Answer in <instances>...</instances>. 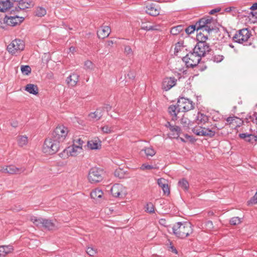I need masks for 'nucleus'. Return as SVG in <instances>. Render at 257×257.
<instances>
[{
    "label": "nucleus",
    "instance_id": "c756f323",
    "mask_svg": "<svg viewBox=\"0 0 257 257\" xmlns=\"http://www.w3.org/2000/svg\"><path fill=\"white\" fill-rule=\"evenodd\" d=\"M196 120L198 121V123L204 124L208 121V117L207 115L203 113H198L196 117Z\"/></svg>",
    "mask_w": 257,
    "mask_h": 257
},
{
    "label": "nucleus",
    "instance_id": "680f3d73",
    "mask_svg": "<svg viewBox=\"0 0 257 257\" xmlns=\"http://www.w3.org/2000/svg\"><path fill=\"white\" fill-rule=\"evenodd\" d=\"M157 26H149V31H154L157 30Z\"/></svg>",
    "mask_w": 257,
    "mask_h": 257
},
{
    "label": "nucleus",
    "instance_id": "0eeeda50",
    "mask_svg": "<svg viewBox=\"0 0 257 257\" xmlns=\"http://www.w3.org/2000/svg\"><path fill=\"white\" fill-rule=\"evenodd\" d=\"M177 103L178 111H188L194 108V103L193 101L184 97H180Z\"/></svg>",
    "mask_w": 257,
    "mask_h": 257
},
{
    "label": "nucleus",
    "instance_id": "69168bd1",
    "mask_svg": "<svg viewBox=\"0 0 257 257\" xmlns=\"http://www.w3.org/2000/svg\"><path fill=\"white\" fill-rule=\"evenodd\" d=\"M231 7H228L225 9V11L227 12H229L231 11Z\"/></svg>",
    "mask_w": 257,
    "mask_h": 257
},
{
    "label": "nucleus",
    "instance_id": "7ed1b4c3",
    "mask_svg": "<svg viewBox=\"0 0 257 257\" xmlns=\"http://www.w3.org/2000/svg\"><path fill=\"white\" fill-rule=\"evenodd\" d=\"M173 233L178 237L184 238L193 232L192 225L190 222H177L172 228Z\"/></svg>",
    "mask_w": 257,
    "mask_h": 257
},
{
    "label": "nucleus",
    "instance_id": "2f4dec72",
    "mask_svg": "<svg viewBox=\"0 0 257 257\" xmlns=\"http://www.w3.org/2000/svg\"><path fill=\"white\" fill-rule=\"evenodd\" d=\"M208 39V36L204 35L202 32L197 33L196 40L197 43H207L206 41Z\"/></svg>",
    "mask_w": 257,
    "mask_h": 257
},
{
    "label": "nucleus",
    "instance_id": "6e6552de",
    "mask_svg": "<svg viewBox=\"0 0 257 257\" xmlns=\"http://www.w3.org/2000/svg\"><path fill=\"white\" fill-rule=\"evenodd\" d=\"M25 43L23 40L15 39L7 46L8 51L12 54H16L18 51L24 50Z\"/></svg>",
    "mask_w": 257,
    "mask_h": 257
},
{
    "label": "nucleus",
    "instance_id": "c9c22d12",
    "mask_svg": "<svg viewBox=\"0 0 257 257\" xmlns=\"http://www.w3.org/2000/svg\"><path fill=\"white\" fill-rule=\"evenodd\" d=\"M31 220L34 223L35 225L37 226L42 227L43 221L44 219L42 218H37L36 217L33 216L31 217Z\"/></svg>",
    "mask_w": 257,
    "mask_h": 257
},
{
    "label": "nucleus",
    "instance_id": "4be33fe9",
    "mask_svg": "<svg viewBox=\"0 0 257 257\" xmlns=\"http://www.w3.org/2000/svg\"><path fill=\"white\" fill-rule=\"evenodd\" d=\"M103 115V109L101 108H98L93 112H91L89 114V118L92 120H98L101 118Z\"/></svg>",
    "mask_w": 257,
    "mask_h": 257
},
{
    "label": "nucleus",
    "instance_id": "13d9d810",
    "mask_svg": "<svg viewBox=\"0 0 257 257\" xmlns=\"http://www.w3.org/2000/svg\"><path fill=\"white\" fill-rule=\"evenodd\" d=\"M220 11V9H218V8L214 9L211 10L209 12V14L210 15H214V14H215V13H216L217 12H219Z\"/></svg>",
    "mask_w": 257,
    "mask_h": 257
},
{
    "label": "nucleus",
    "instance_id": "72a5a7b5",
    "mask_svg": "<svg viewBox=\"0 0 257 257\" xmlns=\"http://www.w3.org/2000/svg\"><path fill=\"white\" fill-rule=\"evenodd\" d=\"M42 227H44L49 230H51L54 228V224L51 220L44 219Z\"/></svg>",
    "mask_w": 257,
    "mask_h": 257
},
{
    "label": "nucleus",
    "instance_id": "2eb2a0df",
    "mask_svg": "<svg viewBox=\"0 0 257 257\" xmlns=\"http://www.w3.org/2000/svg\"><path fill=\"white\" fill-rule=\"evenodd\" d=\"M65 151H66L67 153H69L70 156L76 157L83 152V149L81 147L72 145L68 147L66 149H65L64 152H65Z\"/></svg>",
    "mask_w": 257,
    "mask_h": 257
},
{
    "label": "nucleus",
    "instance_id": "37998d69",
    "mask_svg": "<svg viewBox=\"0 0 257 257\" xmlns=\"http://www.w3.org/2000/svg\"><path fill=\"white\" fill-rule=\"evenodd\" d=\"M241 218L238 217H234L230 220V223L231 225H238L241 222Z\"/></svg>",
    "mask_w": 257,
    "mask_h": 257
},
{
    "label": "nucleus",
    "instance_id": "1a4fd4ad",
    "mask_svg": "<svg viewBox=\"0 0 257 257\" xmlns=\"http://www.w3.org/2000/svg\"><path fill=\"white\" fill-rule=\"evenodd\" d=\"M111 193L114 197L123 198L127 194V190L122 185L115 184L111 187Z\"/></svg>",
    "mask_w": 257,
    "mask_h": 257
},
{
    "label": "nucleus",
    "instance_id": "9d476101",
    "mask_svg": "<svg viewBox=\"0 0 257 257\" xmlns=\"http://www.w3.org/2000/svg\"><path fill=\"white\" fill-rule=\"evenodd\" d=\"M192 132L194 134L200 136L212 137L215 134V130L214 127L209 129L208 128L198 126L193 128Z\"/></svg>",
    "mask_w": 257,
    "mask_h": 257
},
{
    "label": "nucleus",
    "instance_id": "9b49d317",
    "mask_svg": "<svg viewBox=\"0 0 257 257\" xmlns=\"http://www.w3.org/2000/svg\"><path fill=\"white\" fill-rule=\"evenodd\" d=\"M193 51L201 57H204L207 52L210 51V46L208 43H197Z\"/></svg>",
    "mask_w": 257,
    "mask_h": 257
},
{
    "label": "nucleus",
    "instance_id": "e2e57ef3",
    "mask_svg": "<svg viewBox=\"0 0 257 257\" xmlns=\"http://www.w3.org/2000/svg\"><path fill=\"white\" fill-rule=\"evenodd\" d=\"M77 81H67L68 85L69 86L70 85H75L76 84Z\"/></svg>",
    "mask_w": 257,
    "mask_h": 257
},
{
    "label": "nucleus",
    "instance_id": "603ef678",
    "mask_svg": "<svg viewBox=\"0 0 257 257\" xmlns=\"http://www.w3.org/2000/svg\"><path fill=\"white\" fill-rule=\"evenodd\" d=\"M141 169L142 170H151L154 168V167L153 166L144 164H143L141 167Z\"/></svg>",
    "mask_w": 257,
    "mask_h": 257
},
{
    "label": "nucleus",
    "instance_id": "4468645a",
    "mask_svg": "<svg viewBox=\"0 0 257 257\" xmlns=\"http://www.w3.org/2000/svg\"><path fill=\"white\" fill-rule=\"evenodd\" d=\"M24 20V17L13 16L6 17L4 19V21L8 25L14 27L20 24Z\"/></svg>",
    "mask_w": 257,
    "mask_h": 257
},
{
    "label": "nucleus",
    "instance_id": "6ab92c4d",
    "mask_svg": "<svg viewBox=\"0 0 257 257\" xmlns=\"http://www.w3.org/2000/svg\"><path fill=\"white\" fill-rule=\"evenodd\" d=\"M111 29L109 26H103L101 29L97 31V35L99 39H104L107 37L110 33Z\"/></svg>",
    "mask_w": 257,
    "mask_h": 257
},
{
    "label": "nucleus",
    "instance_id": "423d86ee",
    "mask_svg": "<svg viewBox=\"0 0 257 257\" xmlns=\"http://www.w3.org/2000/svg\"><path fill=\"white\" fill-rule=\"evenodd\" d=\"M103 170L100 168L93 167L90 169L88 175V179L91 183L99 182L103 179Z\"/></svg>",
    "mask_w": 257,
    "mask_h": 257
},
{
    "label": "nucleus",
    "instance_id": "f8f14e48",
    "mask_svg": "<svg viewBox=\"0 0 257 257\" xmlns=\"http://www.w3.org/2000/svg\"><path fill=\"white\" fill-rule=\"evenodd\" d=\"M166 126L169 128L170 132L168 137L171 139H178L181 133V128L176 125H172L170 122H167Z\"/></svg>",
    "mask_w": 257,
    "mask_h": 257
},
{
    "label": "nucleus",
    "instance_id": "aec40b11",
    "mask_svg": "<svg viewBox=\"0 0 257 257\" xmlns=\"http://www.w3.org/2000/svg\"><path fill=\"white\" fill-rule=\"evenodd\" d=\"M158 184L161 187L164 193L168 195L170 194V189L167 183V181L164 178H160L158 180Z\"/></svg>",
    "mask_w": 257,
    "mask_h": 257
},
{
    "label": "nucleus",
    "instance_id": "4c0bfd02",
    "mask_svg": "<svg viewBox=\"0 0 257 257\" xmlns=\"http://www.w3.org/2000/svg\"><path fill=\"white\" fill-rule=\"evenodd\" d=\"M226 121L229 124H232L234 122L235 123H240L241 119L236 116H230L227 118Z\"/></svg>",
    "mask_w": 257,
    "mask_h": 257
},
{
    "label": "nucleus",
    "instance_id": "bb28decb",
    "mask_svg": "<svg viewBox=\"0 0 257 257\" xmlns=\"http://www.w3.org/2000/svg\"><path fill=\"white\" fill-rule=\"evenodd\" d=\"M178 187L184 191L187 192L188 191L189 188V184L188 181L185 179L182 178L178 181Z\"/></svg>",
    "mask_w": 257,
    "mask_h": 257
},
{
    "label": "nucleus",
    "instance_id": "338daca9",
    "mask_svg": "<svg viewBox=\"0 0 257 257\" xmlns=\"http://www.w3.org/2000/svg\"><path fill=\"white\" fill-rule=\"evenodd\" d=\"M172 249V251L175 252V253H177V251L176 248H173V247H171Z\"/></svg>",
    "mask_w": 257,
    "mask_h": 257
},
{
    "label": "nucleus",
    "instance_id": "58836bf2",
    "mask_svg": "<svg viewBox=\"0 0 257 257\" xmlns=\"http://www.w3.org/2000/svg\"><path fill=\"white\" fill-rule=\"evenodd\" d=\"M195 31H196L197 32H198V30L197 29L196 26L195 25V24L190 25V26H188V27H187L186 28H185V32L188 35L192 34Z\"/></svg>",
    "mask_w": 257,
    "mask_h": 257
},
{
    "label": "nucleus",
    "instance_id": "bf43d9fd",
    "mask_svg": "<svg viewBox=\"0 0 257 257\" xmlns=\"http://www.w3.org/2000/svg\"><path fill=\"white\" fill-rule=\"evenodd\" d=\"M206 226L208 227L209 229H211L213 228V223L211 221H208L206 222Z\"/></svg>",
    "mask_w": 257,
    "mask_h": 257
},
{
    "label": "nucleus",
    "instance_id": "8fccbe9b",
    "mask_svg": "<svg viewBox=\"0 0 257 257\" xmlns=\"http://www.w3.org/2000/svg\"><path fill=\"white\" fill-rule=\"evenodd\" d=\"M84 66L87 69H92L93 67V64L91 61L87 60L85 62Z\"/></svg>",
    "mask_w": 257,
    "mask_h": 257
},
{
    "label": "nucleus",
    "instance_id": "de8ad7c7",
    "mask_svg": "<svg viewBox=\"0 0 257 257\" xmlns=\"http://www.w3.org/2000/svg\"><path fill=\"white\" fill-rule=\"evenodd\" d=\"M248 205L257 204V191L255 194L247 202Z\"/></svg>",
    "mask_w": 257,
    "mask_h": 257
},
{
    "label": "nucleus",
    "instance_id": "5fc2aeb1",
    "mask_svg": "<svg viewBox=\"0 0 257 257\" xmlns=\"http://www.w3.org/2000/svg\"><path fill=\"white\" fill-rule=\"evenodd\" d=\"M124 53L126 55L133 54V51L132 48L129 46H126L124 48Z\"/></svg>",
    "mask_w": 257,
    "mask_h": 257
},
{
    "label": "nucleus",
    "instance_id": "49530a36",
    "mask_svg": "<svg viewBox=\"0 0 257 257\" xmlns=\"http://www.w3.org/2000/svg\"><path fill=\"white\" fill-rule=\"evenodd\" d=\"M79 76L76 73H73L70 75L66 80H77L79 78Z\"/></svg>",
    "mask_w": 257,
    "mask_h": 257
},
{
    "label": "nucleus",
    "instance_id": "39448f33",
    "mask_svg": "<svg viewBox=\"0 0 257 257\" xmlns=\"http://www.w3.org/2000/svg\"><path fill=\"white\" fill-rule=\"evenodd\" d=\"M201 60V57L197 53L190 52L185 57H183L182 60L185 63L187 67L193 68L196 66Z\"/></svg>",
    "mask_w": 257,
    "mask_h": 257
},
{
    "label": "nucleus",
    "instance_id": "393cba45",
    "mask_svg": "<svg viewBox=\"0 0 257 257\" xmlns=\"http://www.w3.org/2000/svg\"><path fill=\"white\" fill-rule=\"evenodd\" d=\"M87 146L91 150L99 149L101 147V142L97 140H90L88 142Z\"/></svg>",
    "mask_w": 257,
    "mask_h": 257
},
{
    "label": "nucleus",
    "instance_id": "6e6d98bb",
    "mask_svg": "<svg viewBox=\"0 0 257 257\" xmlns=\"http://www.w3.org/2000/svg\"><path fill=\"white\" fill-rule=\"evenodd\" d=\"M45 78L47 79H51L53 78V74L51 71H48L44 74Z\"/></svg>",
    "mask_w": 257,
    "mask_h": 257
},
{
    "label": "nucleus",
    "instance_id": "f257e3e1",
    "mask_svg": "<svg viewBox=\"0 0 257 257\" xmlns=\"http://www.w3.org/2000/svg\"><path fill=\"white\" fill-rule=\"evenodd\" d=\"M68 129L64 125H59L54 130L52 138L47 139L43 147V152L52 155L58 151L60 143L65 140L67 136Z\"/></svg>",
    "mask_w": 257,
    "mask_h": 257
},
{
    "label": "nucleus",
    "instance_id": "b1692460",
    "mask_svg": "<svg viewBox=\"0 0 257 257\" xmlns=\"http://www.w3.org/2000/svg\"><path fill=\"white\" fill-rule=\"evenodd\" d=\"M25 90L30 94L37 95L38 93V88L36 85L28 84L25 86Z\"/></svg>",
    "mask_w": 257,
    "mask_h": 257
},
{
    "label": "nucleus",
    "instance_id": "cd10ccee",
    "mask_svg": "<svg viewBox=\"0 0 257 257\" xmlns=\"http://www.w3.org/2000/svg\"><path fill=\"white\" fill-rule=\"evenodd\" d=\"M103 194L102 191L98 188L95 189L90 193L91 198L97 200L101 198Z\"/></svg>",
    "mask_w": 257,
    "mask_h": 257
},
{
    "label": "nucleus",
    "instance_id": "a211bd4d",
    "mask_svg": "<svg viewBox=\"0 0 257 257\" xmlns=\"http://www.w3.org/2000/svg\"><path fill=\"white\" fill-rule=\"evenodd\" d=\"M16 2L14 0H1L0 12H6L13 6V3Z\"/></svg>",
    "mask_w": 257,
    "mask_h": 257
},
{
    "label": "nucleus",
    "instance_id": "7c9ffc66",
    "mask_svg": "<svg viewBox=\"0 0 257 257\" xmlns=\"http://www.w3.org/2000/svg\"><path fill=\"white\" fill-rule=\"evenodd\" d=\"M18 143L20 147H23L28 144V140L26 136H20L18 137Z\"/></svg>",
    "mask_w": 257,
    "mask_h": 257
},
{
    "label": "nucleus",
    "instance_id": "ddd939ff",
    "mask_svg": "<svg viewBox=\"0 0 257 257\" xmlns=\"http://www.w3.org/2000/svg\"><path fill=\"white\" fill-rule=\"evenodd\" d=\"M25 170L24 168H17L14 165H10L3 167L1 171L4 173L14 174L23 173Z\"/></svg>",
    "mask_w": 257,
    "mask_h": 257
},
{
    "label": "nucleus",
    "instance_id": "774afa93",
    "mask_svg": "<svg viewBox=\"0 0 257 257\" xmlns=\"http://www.w3.org/2000/svg\"><path fill=\"white\" fill-rule=\"evenodd\" d=\"M74 50H75V48H74V47H71L70 48V51H74Z\"/></svg>",
    "mask_w": 257,
    "mask_h": 257
},
{
    "label": "nucleus",
    "instance_id": "5701e85b",
    "mask_svg": "<svg viewBox=\"0 0 257 257\" xmlns=\"http://www.w3.org/2000/svg\"><path fill=\"white\" fill-rule=\"evenodd\" d=\"M13 250V248L11 245L0 246V257L5 256L7 254L11 252Z\"/></svg>",
    "mask_w": 257,
    "mask_h": 257
},
{
    "label": "nucleus",
    "instance_id": "a19ab883",
    "mask_svg": "<svg viewBox=\"0 0 257 257\" xmlns=\"http://www.w3.org/2000/svg\"><path fill=\"white\" fill-rule=\"evenodd\" d=\"M224 58V57L222 55L216 54L214 55L211 58V60L216 63L221 62Z\"/></svg>",
    "mask_w": 257,
    "mask_h": 257
},
{
    "label": "nucleus",
    "instance_id": "c85d7f7f",
    "mask_svg": "<svg viewBox=\"0 0 257 257\" xmlns=\"http://www.w3.org/2000/svg\"><path fill=\"white\" fill-rule=\"evenodd\" d=\"M176 85V81H163L162 88L168 91Z\"/></svg>",
    "mask_w": 257,
    "mask_h": 257
},
{
    "label": "nucleus",
    "instance_id": "f03ea898",
    "mask_svg": "<svg viewBox=\"0 0 257 257\" xmlns=\"http://www.w3.org/2000/svg\"><path fill=\"white\" fill-rule=\"evenodd\" d=\"M253 39L252 38L251 32L248 28H243L237 31L232 37L234 42L255 48Z\"/></svg>",
    "mask_w": 257,
    "mask_h": 257
},
{
    "label": "nucleus",
    "instance_id": "c03bdc74",
    "mask_svg": "<svg viewBox=\"0 0 257 257\" xmlns=\"http://www.w3.org/2000/svg\"><path fill=\"white\" fill-rule=\"evenodd\" d=\"M86 251L87 253L91 256H94L97 252L96 249L91 247H88Z\"/></svg>",
    "mask_w": 257,
    "mask_h": 257
},
{
    "label": "nucleus",
    "instance_id": "a18cd8bd",
    "mask_svg": "<svg viewBox=\"0 0 257 257\" xmlns=\"http://www.w3.org/2000/svg\"><path fill=\"white\" fill-rule=\"evenodd\" d=\"M146 211L150 213H153L154 212V206L153 204L151 203H148L146 207Z\"/></svg>",
    "mask_w": 257,
    "mask_h": 257
},
{
    "label": "nucleus",
    "instance_id": "79ce46f5",
    "mask_svg": "<svg viewBox=\"0 0 257 257\" xmlns=\"http://www.w3.org/2000/svg\"><path fill=\"white\" fill-rule=\"evenodd\" d=\"M22 73L24 75H28L31 72V68L28 65H23L21 68Z\"/></svg>",
    "mask_w": 257,
    "mask_h": 257
},
{
    "label": "nucleus",
    "instance_id": "864d4df0",
    "mask_svg": "<svg viewBox=\"0 0 257 257\" xmlns=\"http://www.w3.org/2000/svg\"><path fill=\"white\" fill-rule=\"evenodd\" d=\"M183 43L181 42H178L175 46V52L178 53L179 51H181V48L182 47Z\"/></svg>",
    "mask_w": 257,
    "mask_h": 257
},
{
    "label": "nucleus",
    "instance_id": "473e14b6",
    "mask_svg": "<svg viewBox=\"0 0 257 257\" xmlns=\"http://www.w3.org/2000/svg\"><path fill=\"white\" fill-rule=\"evenodd\" d=\"M184 30V26L182 25H178L173 27L170 31V33L173 35H177Z\"/></svg>",
    "mask_w": 257,
    "mask_h": 257
},
{
    "label": "nucleus",
    "instance_id": "3c124183",
    "mask_svg": "<svg viewBox=\"0 0 257 257\" xmlns=\"http://www.w3.org/2000/svg\"><path fill=\"white\" fill-rule=\"evenodd\" d=\"M83 144V141L81 140V139H77L74 140L73 144L76 146H78L79 147H81L82 148V145Z\"/></svg>",
    "mask_w": 257,
    "mask_h": 257
},
{
    "label": "nucleus",
    "instance_id": "052dcab7",
    "mask_svg": "<svg viewBox=\"0 0 257 257\" xmlns=\"http://www.w3.org/2000/svg\"><path fill=\"white\" fill-rule=\"evenodd\" d=\"M250 10H257V3H254L249 8Z\"/></svg>",
    "mask_w": 257,
    "mask_h": 257
},
{
    "label": "nucleus",
    "instance_id": "ea45409f",
    "mask_svg": "<svg viewBox=\"0 0 257 257\" xmlns=\"http://www.w3.org/2000/svg\"><path fill=\"white\" fill-rule=\"evenodd\" d=\"M100 129L103 133L110 134L113 132V127L108 125H105L100 127Z\"/></svg>",
    "mask_w": 257,
    "mask_h": 257
},
{
    "label": "nucleus",
    "instance_id": "4d7b16f0",
    "mask_svg": "<svg viewBox=\"0 0 257 257\" xmlns=\"http://www.w3.org/2000/svg\"><path fill=\"white\" fill-rule=\"evenodd\" d=\"M149 26H148L146 23H142L141 29L146 31H149Z\"/></svg>",
    "mask_w": 257,
    "mask_h": 257
},
{
    "label": "nucleus",
    "instance_id": "20e7f679",
    "mask_svg": "<svg viewBox=\"0 0 257 257\" xmlns=\"http://www.w3.org/2000/svg\"><path fill=\"white\" fill-rule=\"evenodd\" d=\"M213 20L212 17L210 16L204 17L199 19L195 23L196 28L198 31L202 30L205 31L209 34L214 31L217 32L219 30L218 28L214 27L212 25Z\"/></svg>",
    "mask_w": 257,
    "mask_h": 257
},
{
    "label": "nucleus",
    "instance_id": "09e8293b",
    "mask_svg": "<svg viewBox=\"0 0 257 257\" xmlns=\"http://www.w3.org/2000/svg\"><path fill=\"white\" fill-rule=\"evenodd\" d=\"M181 123L184 127H187L189 123V120L185 117H183L181 119Z\"/></svg>",
    "mask_w": 257,
    "mask_h": 257
},
{
    "label": "nucleus",
    "instance_id": "412c9836",
    "mask_svg": "<svg viewBox=\"0 0 257 257\" xmlns=\"http://www.w3.org/2000/svg\"><path fill=\"white\" fill-rule=\"evenodd\" d=\"M239 136L241 139H244L245 141L253 144L257 141V136L247 133L239 134Z\"/></svg>",
    "mask_w": 257,
    "mask_h": 257
},
{
    "label": "nucleus",
    "instance_id": "e433bc0d",
    "mask_svg": "<svg viewBox=\"0 0 257 257\" xmlns=\"http://www.w3.org/2000/svg\"><path fill=\"white\" fill-rule=\"evenodd\" d=\"M35 15L39 17L44 16L46 14V10L42 7H38L35 11Z\"/></svg>",
    "mask_w": 257,
    "mask_h": 257
},
{
    "label": "nucleus",
    "instance_id": "a878e982",
    "mask_svg": "<svg viewBox=\"0 0 257 257\" xmlns=\"http://www.w3.org/2000/svg\"><path fill=\"white\" fill-rule=\"evenodd\" d=\"M178 104L177 105H171L168 108V111L169 113L173 116L172 120H175L177 119V114L180 112L178 111Z\"/></svg>",
    "mask_w": 257,
    "mask_h": 257
},
{
    "label": "nucleus",
    "instance_id": "0e129e2a",
    "mask_svg": "<svg viewBox=\"0 0 257 257\" xmlns=\"http://www.w3.org/2000/svg\"><path fill=\"white\" fill-rule=\"evenodd\" d=\"M113 44L112 41H107V45L109 46H111Z\"/></svg>",
    "mask_w": 257,
    "mask_h": 257
},
{
    "label": "nucleus",
    "instance_id": "dca6fc26",
    "mask_svg": "<svg viewBox=\"0 0 257 257\" xmlns=\"http://www.w3.org/2000/svg\"><path fill=\"white\" fill-rule=\"evenodd\" d=\"M146 12L150 16L156 17L160 14V8L155 4L152 3L146 6Z\"/></svg>",
    "mask_w": 257,
    "mask_h": 257
},
{
    "label": "nucleus",
    "instance_id": "f704fd0d",
    "mask_svg": "<svg viewBox=\"0 0 257 257\" xmlns=\"http://www.w3.org/2000/svg\"><path fill=\"white\" fill-rule=\"evenodd\" d=\"M142 151H144L147 157H153L156 154V151L152 147L145 148L142 150Z\"/></svg>",
    "mask_w": 257,
    "mask_h": 257
},
{
    "label": "nucleus",
    "instance_id": "f3484780",
    "mask_svg": "<svg viewBox=\"0 0 257 257\" xmlns=\"http://www.w3.org/2000/svg\"><path fill=\"white\" fill-rule=\"evenodd\" d=\"M18 3V7L16 9L19 10H23L33 7L34 4L31 0H14Z\"/></svg>",
    "mask_w": 257,
    "mask_h": 257
}]
</instances>
